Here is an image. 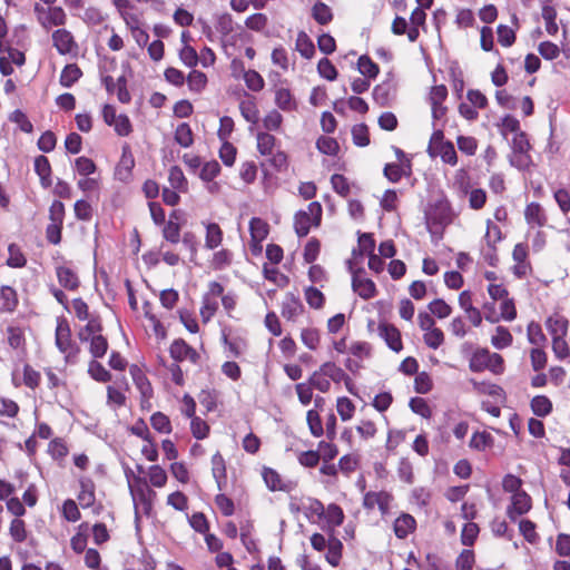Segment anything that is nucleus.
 I'll return each instance as SVG.
<instances>
[{
    "mask_svg": "<svg viewBox=\"0 0 570 570\" xmlns=\"http://www.w3.org/2000/svg\"><path fill=\"white\" fill-rule=\"evenodd\" d=\"M461 190L469 196V207L473 210L482 209L487 204V191L483 188L470 189L469 183L461 184Z\"/></svg>",
    "mask_w": 570,
    "mask_h": 570,
    "instance_id": "f704fd0d",
    "label": "nucleus"
},
{
    "mask_svg": "<svg viewBox=\"0 0 570 570\" xmlns=\"http://www.w3.org/2000/svg\"><path fill=\"white\" fill-rule=\"evenodd\" d=\"M305 308L299 297L287 293L282 302L281 315L288 322H295L304 313Z\"/></svg>",
    "mask_w": 570,
    "mask_h": 570,
    "instance_id": "5701e85b",
    "label": "nucleus"
},
{
    "mask_svg": "<svg viewBox=\"0 0 570 570\" xmlns=\"http://www.w3.org/2000/svg\"><path fill=\"white\" fill-rule=\"evenodd\" d=\"M27 327L17 323H10L4 331L8 346L19 354L27 352Z\"/></svg>",
    "mask_w": 570,
    "mask_h": 570,
    "instance_id": "2eb2a0df",
    "label": "nucleus"
},
{
    "mask_svg": "<svg viewBox=\"0 0 570 570\" xmlns=\"http://www.w3.org/2000/svg\"><path fill=\"white\" fill-rule=\"evenodd\" d=\"M35 173L38 175L40 185L47 189L52 185V168L48 157L39 155L33 161Z\"/></svg>",
    "mask_w": 570,
    "mask_h": 570,
    "instance_id": "cd10ccee",
    "label": "nucleus"
},
{
    "mask_svg": "<svg viewBox=\"0 0 570 570\" xmlns=\"http://www.w3.org/2000/svg\"><path fill=\"white\" fill-rule=\"evenodd\" d=\"M240 115L243 118L250 124H257L259 120V109L257 107L256 98L248 94H245V99L239 101L238 105Z\"/></svg>",
    "mask_w": 570,
    "mask_h": 570,
    "instance_id": "7c9ffc66",
    "label": "nucleus"
},
{
    "mask_svg": "<svg viewBox=\"0 0 570 570\" xmlns=\"http://www.w3.org/2000/svg\"><path fill=\"white\" fill-rule=\"evenodd\" d=\"M350 381L351 377L341 366L336 365L334 362L323 363L308 377L311 385L322 393H327L331 390V382L336 384L344 382L345 386H348Z\"/></svg>",
    "mask_w": 570,
    "mask_h": 570,
    "instance_id": "f257e3e1",
    "label": "nucleus"
},
{
    "mask_svg": "<svg viewBox=\"0 0 570 570\" xmlns=\"http://www.w3.org/2000/svg\"><path fill=\"white\" fill-rule=\"evenodd\" d=\"M129 373L131 375L134 384L136 385L137 390L140 393L141 409H149L150 400L154 396V389L150 381L148 380L145 372L137 364L130 365Z\"/></svg>",
    "mask_w": 570,
    "mask_h": 570,
    "instance_id": "9d476101",
    "label": "nucleus"
},
{
    "mask_svg": "<svg viewBox=\"0 0 570 570\" xmlns=\"http://www.w3.org/2000/svg\"><path fill=\"white\" fill-rule=\"evenodd\" d=\"M500 313H487V321L495 324L500 321L512 322L518 316L515 301L513 297L508 296L507 298L499 302Z\"/></svg>",
    "mask_w": 570,
    "mask_h": 570,
    "instance_id": "412c9836",
    "label": "nucleus"
},
{
    "mask_svg": "<svg viewBox=\"0 0 570 570\" xmlns=\"http://www.w3.org/2000/svg\"><path fill=\"white\" fill-rule=\"evenodd\" d=\"M205 248L214 250L218 248L224 240V232L217 223L205 224Z\"/></svg>",
    "mask_w": 570,
    "mask_h": 570,
    "instance_id": "72a5a7b5",
    "label": "nucleus"
},
{
    "mask_svg": "<svg viewBox=\"0 0 570 570\" xmlns=\"http://www.w3.org/2000/svg\"><path fill=\"white\" fill-rule=\"evenodd\" d=\"M491 345L497 350H504L513 344V335L510 330L503 325H498L491 336Z\"/></svg>",
    "mask_w": 570,
    "mask_h": 570,
    "instance_id": "58836bf2",
    "label": "nucleus"
},
{
    "mask_svg": "<svg viewBox=\"0 0 570 570\" xmlns=\"http://www.w3.org/2000/svg\"><path fill=\"white\" fill-rule=\"evenodd\" d=\"M542 18L546 23V31L550 36H556L559 31V27L557 23V10L553 6L543 4L541 11Z\"/></svg>",
    "mask_w": 570,
    "mask_h": 570,
    "instance_id": "4d7b16f0",
    "label": "nucleus"
},
{
    "mask_svg": "<svg viewBox=\"0 0 570 570\" xmlns=\"http://www.w3.org/2000/svg\"><path fill=\"white\" fill-rule=\"evenodd\" d=\"M393 501V494L386 490L367 491L363 495L362 507L366 511H373L377 508L381 515L384 517L390 513Z\"/></svg>",
    "mask_w": 570,
    "mask_h": 570,
    "instance_id": "1a4fd4ad",
    "label": "nucleus"
},
{
    "mask_svg": "<svg viewBox=\"0 0 570 570\" xmlns=\"http://www.w3.org/2000/svg\"><path fill=\"white\" fill-rule=\"evenodd\" d=\"M41 384V373L36 370L31 364L26 363L22 366V381L19 382L12 377V385L14 387L26 386L31 391H36Z\"/></svg>",
    "mask_w": 570,
    "mask_h": 570,
    "instance_id": "bb28decb",
    "label": "nucleus"
},
{
    "mask_svg": "<svg viewBox=\"0 0 570 570\" xmlns=\"http://www.w3.org/2000/svg\"><path fill=\"white\" fill-rule=\"evenodd\" d=\"M544 325L551 340L568 335L569 320L559 312L549 315L544 321Z\"/></svg>",
    "mask_w": 570,
    "mask_h": 570,
    "instance_id": "b1692460",
    "label": "nucleus"
},
{
    "mask_svg": "<svg viewBox=\"0 0 570 570\" xmlns=\"http://www.w3.org/2000/svg\"><path fill=\"white\" fill-rule=\"evenodd\" d=\"M328 535L327 552L325 554L326 561L333 566L338 567L343 557V543L333 532H326Z\"/></svg>",
    "mask_w": 570,
    "mask_h": 570,
    "instance_id": "c756f323",
    "label": "nucleus"
},
{
    "mask_svg": "<svg viewBox=\"0 0 570 570\" xmlns=\"http://www.w3.org/2000/svg\"><path fill=\"white\" fill-rule=\"evenodd\" d=\"M394 97V87L391 82H382L376 85L373 89L374 101L381 106L386 107L391 104Z\"/></svg>",
    "mask_w": 570,
    "mask_h": 570,
    "instance_id": "37998d69",
    "label": "nucleus"
},
{
    "mask_svg": "<svg viewBox=\"0 0 570 570\" xmlns=\"http://www.w3.org/2000/svg\"><path fill=\"white\" fill-rule=\"evenodd\" d=\"M323 207L320 202H311L305 209L294 214L293 228L297 237H306L312 228H318L322 224Z\"/></svg>",
    "mask_w": 570,
    "mask_h": 570,
    "instance_id": "7ed1b4c3",
    "label": "nucleus"
},
{
    "mask_svg": "<svg viewBox=\"0 0 570 570\" xmlns=\"http://www.w3.org/2000/svg\"><path fill=\"white\" fill-rule=\"evenodd\" d=\"M471 384L473 386V390L479 394L490 395L493 397H504L505 392L503 387H501L498 384L490 383V382H478L475 380H471Z\"/></svg>",
    "mask_w": 570,
    "mask_h": 570,
    "instance_id": "864d4df0",
    "label": "nucleus"
},
{
    "mask_svg": "<svg viewBox=\"0 0 570 570\" xmlns=\"http://www.w3.org/2000/svg\"><path fill=\"white\" fill-rule=\"evenodd\" d=\"M479 533L480 527L476 523L466 522L461 530V543L465 547H472L478 540Z\"/></svg>",
    "mask_w": 570,
    "mask_h": 570,
    "instance_id": "0e129e2a",
    "label": "nucleus"
},
{
    "mask_svg": "<svg viewBox=\"0 0 570 570\" xmlns=\"http://www.w3.org/2000/svg\"><path fill=\"white\" fill-rule=\"evenodd\" d=\"M475 554L471 549H463L455 559V570H473Z\"/></svg>",
    "mask_w": 570,
    "mask_h": 570,
    "instance_id": "774afa93",
    "label": "nucleus"
},
{
    "mask_svg": "<svg viewBox=\"0 0 570 570\" xmlns=\"http://www.w3.org/2000/svg\"><path fill=\"white\" fill-rule=\"evenodd\" d=\"M234 254L228 248H220L213 253L208 266L213 271H224L233 263Z\"/></svg>",
    "mask_w": 570,
    "mask_h": 570,
    "instance_id": "c9c22d12",
    "label": "nucleus"
},
{
    "mask_svg": "<svg viewBox=\"0 0 570 570\" xmlns=\"http://www.w3.org/2000/svg\"><path fill=\"white\" fill-rule=\"evenodd\" d=\"M469 370L473 373L489 371L493 375H502L505 371V361L497 352L488 347H476L469 358Z\"/></svg>",
    "mask_w": 570,
    "mask_h": 570,
    "instance_id": "f03ea898",
    "label": "nucleus"
},
{
    "mask_svg": "<svg viewBox=\"0 0 570 570\" xmlns=\"http://www.w3.org/2000/svg\"><path fill=\"white\" fill-rule=\"evenodd\" d=\"M269 233V225L259 217H253L249 220V234L252 240L256 243H262Z\"/></svg>",
    "mask_w": 570,
    "mask_h": 570,
    "instance_id": "49530a36",
    "label": "nucleus"
},
{
    "mask_svg": "<svg viewBox=\"0 0 570 570\" xmlns=\"http://www.w3.org/2000/svg\"><path fill=\"white\" fill-rule=\"evenodd\" d=\"M185 81H187L188 88L191 92L200 94L207 87L208 78L203 71L193 69L186 77Z\"/></svg>",
    "mask_w": 570,
    "mask_h": 570,
    "instance_id": "8fccbe9b",
    "label": "nucleus"
},
{
    "mask_svg": "<svg viewBox=\"0 0 570 570\" xmlns=\"http://www.w3.org/2000/svg\"><path fill=\"white\" fill-rule=\"evenodd\" d=\"M79 492L77 499L82 508L94 505L96 501L95 483L90 478L81 476L79 479Z\"/></svg>",
    "mask_w": 570,
    "mask_h": 570,
    "instance_id": "c85d7f7f",
    "label": "nucleus"
},
{
    "mask_svg": "<svg viewBox=\"0 0 570 570\" xmlns=\"http://www.w3.org/2000/svg\"><path fill=\"white\" fill-rule=\"evenodd\" d=\"M27 523L22 518H13L9 523V535L14 543H23L28 538Z\"/></svg>",
    "mask_w": 570,
    "mask_h": 570,
    "instance_id": "a18cd8bd",
    "label": "nucleus"
},
{
    "mask_svg": "<svg viewBox=\"0 0 570 570\" xmlns=\"http://www.w3.org/2000/svg\"><path fill=\"white\" fill-rule=\"evenodd\" d=\"M530 409L538 417H546L553 411V403L547 395H535L530 401Z\"/></svg>",
    "mask_w": 570,
    "mask_h": 570,
    "instance_id": "4c0bfd02",
    "label": "nucleus"
},
{
    "mask_svg": "<svg viewBox=\"0 0 570 570\" xmlns=\"http://www.w3.org/2000/svg\"><path fill=\"white\" fill-rule=\"evenodd\" d=\"M89 524L82 522L78 525L77 532L70 539V547L77 554L85 552L88 542Z\"/></svg>",
    "mask_w": 570,
    "mask_h": 570,
    "instance_id": "a19ab883",
    "label": "nucleus"
},
{
    "mask_svg": "<svg viewBox=\"0 0 570 570\" xmlns=\"http://www.w3.org/2000/svg\"><path fill=\"white\" fill-rule=\"evenodd\" d=\"M107 405L112 410H119L127 404L126 393L129 391V384L125 375L117 377L112 384L107 386Z\"/></svg>",
    "mask_w": 570,
    "mask_h": 570,
    "instance_id": "9b49d317",
    "label": "nucleus"
},
{
    "mask_svg": "<svg viewBox=\"0 0 570 570\" xmlns=\"http://www.w3.org/2000/svg\"><path fill=\"white\" fill-rule=\"evenodd\" d=\"M210 471L218 491H224L227 488V462L219 451L210 458Z\"/></svg>",
    "mask_w": 570,
    "mask_h": 570,
    "instance_id": "aec40b11",
    "label": "nucleus"
},
{
    "mask_svg": "<svg viewBox=\"0 0 570 570\" xmlns=\"http://www.w3.org/2000/svg\"><path fill=\"white\" fill-rule=\"evenodd\" d=\"M261 475L266 488L272 492H289L292 489L291 483L285 481L273 468L264 465Z\"/></svg>",
    "mask_w": 570,
    "mask_h": 570,
    "instance_id": "6ab92c4d",
    "label": "nucleus"
},
{
    "mask_svg": "<svg viewBox=\"0 0 570 570\" xmlns=\"http://www.w3.org/2000/svg\"><path fill=\"white\" fill-rule=\"evenodd\" d=\"M348 271L352 274V289L361 298L368 301L377 295L375 283L366 276L363 267H354L352 262L348 263Z\"/></svg>",
    "mask_w": 570,
    "mask_h": 570,
    "instance_id": "0eeeda50",
    "label": "nucleus"
},
{
    "mask_svg": "<svg viewBox=\"0 0 570 570\" xmlns=\"http://www.w3.org/2000/svg\"><path fill=\"white\" fill-rule=\"evenodd\" d=\"M416 529V519L407 512H401L393 521L394 535L400 540L406 539L410 534H413Z\"/></svg>",
    "mask_w": 570,
    "mask_h": 570,
    "instance_id": "4be33fe9",
    "label": "nucleus"
},
{
    "mask_svg": "<svg viewBox=\"0 0 570 570\" xmlns=\"http://www.w3.org/2000/svg\"><path fill=\"white\" fill-rule=\"evenodd\" d=\"M448 98V88L445 85L433 86L429 94V102L432 110L434 120H440L445 117L448 107L444 105Z\"/></svg>",
    "mask_w": 570,
    "mask_h": 570,
    "instance_id": "dca6fc26",
    "label": "nucleus"
},
{
    "mask_svg": "<svg viewBox=\"0 0 570 570\" xmlns=\"http://www.w3.org/2000/svg\"><path fill=\"white\" fill-rule=\"evenodd\" d=\"M150 424L154 430L163 434H170L173 431L171 422L165 413L158 411L150 416Z\"/></svg>",
    "mask_w": 570,
    "mask_h": 570,
    "instance_id": "e2e57ef3",
    "label": "nucleus"
},
{
    "mask_svg": "<svg viewBox=\"0 0 570 570\" xmlns=\"http://www.w3.org/2000/svg\"><path fill=\"white\" fill-rule=\"evenodd\" d=\"M168 181L171 188L181 193L188 191V180L179 166H171L168 173Z\"/></svg>",
    "mask_w": 570,
    "mask_h": 570,
    "instance_id": "603ef678",
    "label": "nucleus"
},
{
    "mask_svg": "<svg viewBox=\"0 0 570 570\" xmlns=\"http://www.w3.org/2000/svg\"><path fill=\"white\" fill-rule=\"evenodd\" d=\"M519 531L524 540L531 544H535L540 540L535 523L529 519H523L519 522Z\"/></svg>",
    "mask_w": 570,
    "mask_h": 570,
    "instance_id": "69168bd1",
    "label": "nucleus"
},
{
    "mask_svg": "<svg viewBox=\"0 0 570 570\" xmlns=\"http://www.w3.org/2000/svg\"><path fill=\"white\" fill-rule=\"evenodd\" d=\"M19 306V295L16 288L0 285V315L11 314Z\"/></svg>",
    "mask_w": 570,
    "mask_h": 570,
    "instance_id": "a878e982",
    "label": "nucleus"
},
{
    "mask_svg": "<svg viewBox=\"0 0 570 570\" xmlns=\"http://www.w3.org/2000/svg\"><path fill=\"white\" fill-rule=\"evenodd\" d=\"M524 219L531 227L542 228L548 224V215L540 203H529L524 208Z\"/></svg>",
    "mask_w": 570,
    "mask_h": 570,
    "instance_id": "393cba45",
    "label": "nucleus"
},
{
    "mask_svg": "<svg viewBox=\"0 0 570 570\" xmlns=\"http://www.w3.org/2000/svg\"><path fill=\"white\" fill-rule=\"evenodd\" d=\"M56 346L65 354L66 363L76 362L80 353V347L72 340L71 330L66 320L58 321L56 327Z\"/></svg>",
    "mask_w": 570,
    "mask_h": 570,
    "instance_id": "39448f33",
    "label": "nucleus"
},
{
    "mask_svg": "<svg viewBox=\"0 0 570 570\" xmlns=\"http://www.w3.org/2000/svg\"><path fill=\"white\" fill-rule=\"evenodd\" d=\"M274 104L284 112H293L298 108L297 100L289 88L282 85L274 86Z\"/></svg>",
    "mask_w": 570,
    "mask_h": 570,
    "instance_id": "a211bd4d",
    "label": "nucleus"
},
{
    "mask_svg": "<svg viewBox=\"0 0 570 570\" xmlns=\"http://www.w3.org/2000/svg\"><path fill=\"white\" fill-rule=\"evenodd\" d=\"M376 331L390 350L395 353H400L403 350L402 334L394 324L382 321L379 323Z\"/></svg>",
    "mask_w": 570,
    "mask_h": 570,
    "instance_id": "4468645a",
    "label": "nucleus"
},
{
    "mask_svg": "<svg viewBox=\"0 0 570 570\" xmlns=\"http://www.w3.org/2000/svg\"><path fill=\"white\" fill-rule=\"evenodd\" d=\"M322 519L326 521V532L335 533V529L343 524L345 514L343 509L338 504L330 503L325 508V514L323 515Z\"/></svg>",
    "mask_w": 570,
    "mask_h": 570,
    "instance_id": "2f4dec72",
    "label": "nucleus"
},
{
    "mask_svg": "<svg viewBox=\"0 0 570 570\" xmlns=\"http://www.w3.org/2000/svg\"><path fill=\"white\" fill-rule=\"evenodd\" d=\"M6 264L11 268H22L27 265V257L18 244L11 243L8 246V258Z\"/></svg>",
    "mask_w": 570,
    "mask_h": 570,
    "instance_id": "3c124183",
    "label": "nucleus"
},
{
    "mask_svg": "<svg viewBox=\"0 0 570 570\" xmlns=\"http://www.w3.org/2000/svg\"><path fill=\"white\" fill-rule=\"evenodd\" d=\"M302 343L311 351H316L321 345V333L316 327H305L301 331Z\"/></svg>",
    "mask_w": 570,
    "mask_h": 570,
    "instance_id": "13d9d810",
    "label": "nucleus"
},
{
    "mask_svg": "<svg viewBox=\"0 0 570 570\" xmlns=\"http://www.w3.org/2000/svg\"><path fill=\"white\" fill-rule=\"evenodd\" d=\"M82 75L83 72L77 63H68L61 70L59 83L63 88H71Z\"/></svg>",
    "mask_w": 570,
    "mask_h": 570,
    "instance_id": "e433bc0d",
    "label": "nucleus"
},
{
    "mask_svg": "<svg viewBox=\"0 0 570 570\" xmlns=\"http://www.w3.org/2000/svg\"><path fill=\"white\" fill-rule=\"evenodd\" d=\"M316 148L320 153L328 156H336L340 151V145L333 137L321 136L316 140Z\"/></svg>",
    "mask_w": 570,
    "mask_h": 570,
    "instance_id": "338daca9",
    "label": "nucleus"
},
{
    "mask_svg": "<svg viewBox=\"0 0 570 570\" xmlns=\"http://www.w3.org/2000/svg\"><path fill=\"white\" fill-rule=\"evenodd\" d=\"M175 141L183 148H188L194 144V134L187 122H181L174 132Z\"/></svg>",
    "mask_w": 570,
    "mask_h": 570,
    "instance_id": "6e6d98bb",
    "label": "nucleus"
},
{
    "mask_svg": "<svg viewBox=\"0 0 570 570\" xmlns=\"http://www.w3.org/2000/svg\"><path fill=\"white\" fill-rule=\"evenodd\" d=\"M20 414L19 403L6 395L0 394V417L11 421L18 420Z\"/></svg>",
    "mask_w": 570,
    "mask_h": 570,
    "instance_id": "c03bdc74",
    "label": "nucleus"
},
{
    "mask_svg": "<svg viewBox=\"0 0 570 570\" xmlns=\"http://www.w3.org/2000/svg\"><path fill=\"white\" fill-rule=\"evenodd\" d=\"M225 295V288L223 284L217 281H212L207 285V291L204 293L202 297V306L199 309V314L203 323H208L218 311V297H223Z\"/></svg>",
    "mask_w": 570,
    "mask_h": 570,
    "instance_id": "423d86ee",
    "label": "nucleus"
},
{
    "mask_svg": "<svg viewBox=\"0 0 570 570\" xmlns=\"http://www.w3.org/2000/svg\"><path fill=\"white\" fill-rule=\"evenodd\" d=\"M52 46L61 56L77 55L79 46L71 31L59 28L51 33Z\"/></svg>",
    "mask_w": 570,
    "mask_h": 570,
    "instance_id": "f8f14e48",
    "label": "nucleus"
},
{
    "mask_svg": "<svg viewBox=\"0 0 570 570\" xmlns=\"http://www.w3.org/2000/svg\"><path fill=\"white\" fill-rule=\"evenodd\" d=\"M47 453L53 461L61 462L69 454V446L63 438H53L48 443Z\"/></svg>",
    "mask_w": 570,
    "mask_h": 570,
    "instance_id": "79ce46f5",
    "label": "nucleus"
},
{
    "mask_svg": "<svg viewBox=\"0 0 570 570\" xmlns=\"http://www.w3.org/2000/svg\"><path fill=\"white\" fill-rule=\"evenodd\" d=\"M531 508V497L525 491L518 492L511 495V502L507 508V515L512 522H515L519 517L528 513Z\"/></svg>",
    "mask_w": 570,
    "mask_h": 570,
    "instance_id": "f3484780",
    "label": "nucleus"
},
{
    "mask_svg": "<svg viewBox=\"0 0 570 570\" xmlns=\"http://www.w3.org/2000/svg\"><path fill=\"white\" fill-rule=\"evenodd\" d=\"M295 49L305 59H312L315 55V46L305 31H299L297 33Z\"/></svg>",
    "mask_w": 570,
    "mask_h": 570,
    "instance_id": "de8ad7c7",
    "label": "nucleus"
},
{
    "mask_svg": "<svg viewBox=\"0 0 570 570\" xmlns=\"http://www.w3.org/2000/svg\"><path fill=\"white\" fill-rule=\"evenodd\" d=\"M312 17L318 24L325 26L333 20V12L326 3L317 1L312 8Z\"/></svg>",
    "mask_w": 570,
    "mask_h": 570,
    "instance_id": "bf43d9fd",
    "label": "nucleus"
},
{
    "mask_svg": "<svg viewBox=\"0 0 570 570\" xmlns=\"http://www.w3.org/2000/svg\"><path fill=\"white\" fill-rule=\"evenodd\" d=\"M56 276L58 278L59 284L68 291H76L80 285V281L77 273L70 267L57 266Z\"/></svg>",
    "mask_w": 570,
    "mask_h": 570,
    "instance_id": "473e14b6",
    "label": "nucleus"
},
{
    "mask_svg": "<svg viewBox=\"0 0 570 570\" xmlns=\"http://www.w3.org/2000/svg\"><path fill=\"white\" fill-rule=\"evenodd\" d=\"M169 354L177 363L189 361L191 364H198L200 361V354L183 338H176L171 342Z\"/></svg>",
    "mask_w": 570,
    "mask_h": 570,
    "instance_id": "ddd939ff",
    "label": "nucleus"
},
{
    "mask_svg": "<svg viewBox=\"0 0 570 570\" xmlns=\"http://www.w3.org/2000/svg\"><path fill=\"white\" fill-rule=\"evenodd\" d=\"M551 350L556 360L570 363V344L567 341V336L552 338Z\"/></svg>",
    "mask_w": 570,
    "mask_h": 570,
    "instance_id": "09e8293b",
    "label": "nucleus"
},
{
    "mask_svg": "<svg viewBox=\"0 0 570 570\" xmlns=\"http://www.w3.org/2000/svg\"><path fill=\"white\" fill-rule=\"evenodd\" d=\"M284 118L277 109H272L266 112L262 119L264 131H278L282 128Z\"/></svg>",
    "mask_w": 570,
    "mask_h": 570,
    "instance_id": "052dcab7",
    "label": "nucleus"
},
{
    "mask_svg": "<svg viewBox=\"0 0 570 570\" xmlns=\"http://www.w3.org/2000/svg\"><path fill=\"white\" fill-rule=\"evenodd\" d=\"M527 338L531 345H534V347L544 346L548 341L540 323L535 321H531L527 325Z\"/></svg>",
    "mask_w": 570,
    "mask_h": 570,
    "instance_id": "5fc2aeb1",
    "label": "nucleus"
},
{
    "mask_svg": "<svg viewBox=\"0 0 570 570\" xmlns=\"http://www.w3.org/2000/svg\"><path fill=\"white\" fill-rule=\"evenodd\" d=\"M33 10L38 22L45 29H51L52 27H63L67 23V13L60 6L43 7L39 3H36Z\"/></svg>",
    "mask_w": 570,
    "mask_h": 570,
    "instance_id": "6e6552de",
    "label": "nucleus"
},
{
    "mask_svg": "<svg viewBox=\"0 0 570 570\" xmlns=\"http://www.w3.org/2000/svg\"><path fill=\"white\" fill-rule=\"evenodd\" d=\"M277 145V138L267 131L256 134V148L262 156H271Z\"/></svg>",
    "mask_w": 570,
    "mask_h": 570,
    "instance_id": "ea45409f",
    "label": "nucleus"
},
{
    "mask_svg": "<svg viewBox=\"0 0 570 570\" xmlns=\"http://www.w3.org/2000/svg\"><path fill=\"white\" fill-rule=\"evenodd\" d=\"M426 153L431 158H440L445 165L454 167L459 163L458 153L454 144L445 138L442 129H436L432 132Z\"/></svg>",
    "mask_w": 570,
    "mask_h": 570,
    "instance_id": "20e7f679",
    "label": "nucleus"
},
{
    "mask_svg": "<svg viewBox=\"0 0 570 570\" xmlns=\"http://www.w3.org/2000/svg\"><path fill=\"white\" fill-rule=\"evenodd\" d=\"M531 367L534 372L542 371L548 363V354L543 346L532 347L529 352Z\"/></svg>",
    "mask_w": 570,
    "mask_h": 570,
    "instance_id": "680f3d73",
    "label": "nucleus"
}]
</instances>
